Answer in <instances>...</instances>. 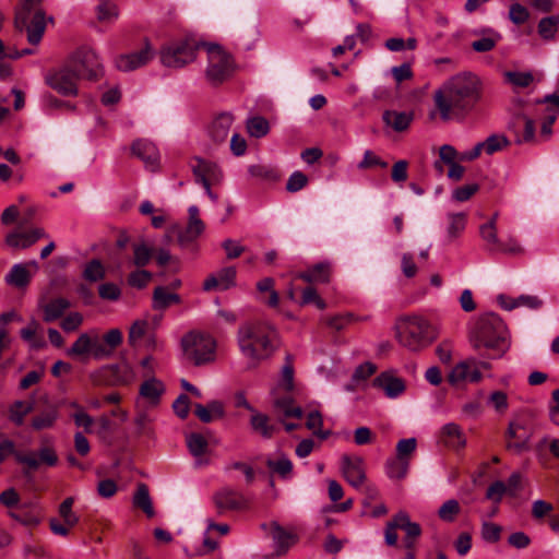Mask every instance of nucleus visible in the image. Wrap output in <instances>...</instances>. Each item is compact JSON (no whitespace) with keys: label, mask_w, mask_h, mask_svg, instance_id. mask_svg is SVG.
Returning a JSON list of instances; mask_svg holds the SVG:
<instances>
[{"label":"nucleus","mask_w":559,"mask_h":559,"mask_svg":"<svg viewBox=\"0 0 559 559\" xmlns=\"http://www.w3.org/2000/svg\"><path fill=\"white\" fill-rule=\"evenodd\" d=\"M185 355L195 366L211 362L215 359L216 342L204 333L189 332L181 340Z\"/></svg>","instance_id":"nucleus-6"},{"label":"nucleus","mask_w":559,"mask_h":559,"mask_svg":"<svg viewBox=\"0 0 559 559\" xmlns=\"http://www.w3.org/2000/svg\"><path fill=\"white\" fill-rule=\"evenodd\" d=\"M467 225V214L464 212H449L445 215L444 240L447 243H453L465 231Z\"/></svg>","instance_id":"nucleus-25"},{"label":"nucleus","mask_w":559,"mask_h":559,"mask_svg":"<svg viewBox=\"0 0 559 559\" xmlns=\"http://www.w3.org/2000/svg\"><path fill=\"white\" fill-rule=\"evenodd\" d=\"M538 118L542 119L539 138L542 140H548L552 134L551 127L557 119V112H554V109L550 107H546L545 109L540 108Z\"/></svg>","instance_id":"nucleus-51"},{"label":"nucleus","mask_w":559,"mask_h":559,"mask_svg":"<svg viewBox=\"0 0 559 559\" xmlns=\"http://www.w3.org/2000/svg\"><path fill=\"white\" fill-rule=\"evenodd\" d=\"M58 419V411L56 408H49L36 415L32 419V427L35 430H44L51 428Z\"/></svg>","instance_id":"nucleus-52"},{"label":"nucleus","mask_w":559,"mask_h":559,"mask_svg":"<svg viewBox=\"0 0 559 559\" xmlns=\"http://www.w3.org/2000/svg\"><path fill=\"white\" fill-rule=\"evenodd\" d=\"M250 424L254 431L266 439L271 438L275 431V427L269 423V417L261 413L253 414Z\"/></svg>","instance_id":"nucleus-50"},{"label":"nucleus","mask_w":559,"mask_h":559,"mask_svg":"<svg viewBox=\"0 0 559 559\" xmlns=\"http://www.w3.org/2000/svg\"><path fill=\"white\" fill-rule=\"evenodd\" d=\"M78 81L76 72L67 62L45 74L46 84L62 96H76Z\"/></svg>","instance_id":"nucleus-10"},{"label":"nucleus","mask_w":559,"mask_h":559,"mask_svg":"<svg viewBox=\"0 0 559 559\" xmlns=\"http://www.w3.org/2000/svg\"><path fill=\"white\" fill-rule=\"evenodd\" d=\"M341 469L344 478L350 486H353L356 489L362 486L366 479L362 457L343 455L341 462Z\"/></svg>","instance_id":"nucleus-20"},{"label":"nucleus","mask_w":559,"mask_h":559,"mask_svg":"<svg viewBox=\"0 0 559 559\" xmlns=\"http://www.w3.org/2000/svg\"><path fill=\"white\" fill-rule=\"evenodd\" d=\"M198 44L190 38L173 41L160 50V61L168 68H181L195 59Z\"/></svg>","instance_id":"nucleus-8"},{"label":"nucleus","mask_w":559,"mask_h":559,"mask_svg":"<svg viewBox=\"0 0 559 559\" xmlns=\"http://www.w3.org/2000/svg\"><path fill=\"white\" fill-rule=\"evenodd\" d=\"M214 504L219 515L227 511L243 510L248 507L245 496L229 487H224L213 496Z\"/></svg>","instance_id":"nucleus-18"},{"label":"nucleus","mask_w":559,"mask_h":559,"mask_svg":"<svg viewBox=\"0 0 559 559\" xmlns=\"http://www.w3.org/2000/svg\"><path fill=\"white\" fill-rule=\"evenodd\" d=\"M266 466L272 472L277 474L283 479H288L292 477L293 473V463L292 461L285 456L282 455L277 460L269 459L266 460Z\"/></svg>","instance_id":"nucleus-48"},{"label":"nucleus","mask_w":559,"mask_h":559,"mask_svg":"<svg viewBox=\"0 0 559 559\" xmlns=\"http://www.w3.org/2000/svg\"><path fill=\"white\" fill-rule=\"evenodd\" d=\"M385 126L392 128L396 132L407 130L414 119L412 111L385 110L382 115Z\"/></svg>","instance_id":"nucleus-30"},{"label":"nucleus","mask_w":559,"mask_h":559,"mask_svg":"<svg viewBox=\"0 0 559 559\" xmlns=\"http://www.w3.org/2000/svg\"><path fill=\"white\" fill-rule=\"evenodd\" d=\"M132 153L144 160L148 166H155L158 160V153L151 142L138 140L131 146Z\"/></svg>","instance_id":"nucleus-38"},{"label":"nucleus","mask_w":559,"mask_h":559,"mask_svg":"<svg viewBox=\"0 0 559 559\" xmlns=\"http://www.w3.org/2000/svg\"><path fill=\"white\" fill-rule=\"evenodd\" d=\"M105 276V266L98 259H92L85 264L83 270L84 280L94 283L104 280Z\"/></svg>","instance_id":"nucleus-49"},{"label":"nucleus","mask_w":559,"mask_h":559,"mask_svg":"<svg viewBox=\"0 0 559 559\" xmlns=\"http://www.w3.org/2000/svg\"><path fill=\"white\" fill-rule=\"evenodd\" d=\"M164 390L163 382L152 377L141 384L140 394L152 403H157Z\"/></svg>","instance_id":"nucleus-43"},{"label":"nucleus","mask_w":559,"mask_h":559,"mask_svg":"<svg viewBox=\"0 0 559 559\" xmlns=\"http://www.w3.org/2000/svg\"><path fill=\"white\" fill-rule=\"evenodd\" d=\"M322 416L318 411L310 412L307 417L306 426L309 430H312L313 433L321 439H326L329 436V431H322Z\"/></svg>","instance_id":"nucleus-61"},{"label":"nucleus","mask_w":559,"mask_h":559,"mask_svg":"<svg viewBox=\"0 0 559 559\" xmlns=\"http://www.w3.org/2000/svg\"><path fill=\"white\" fill-rule=\"evenodd\" d=\"M483 97V84L471 72H462L447 80L433 94L441 120H462L472 114Z\"/></svg>","instance_id":"nucleus-1"},{"label":"nucleus","mask_w":559,"mask_h":559,"mask_svg":"<svg viewBox=\"0 0 559 559\" xmlns=\"http://www.w3.org/2000/svg\"><path fill=\"white\" fill-rule=\"evenodd\" d=\"M181 297L176 293L168 292L167 287L157 286L153 290L152 307L154 310H166L171 305L180 304Z\"/></svg>","instance_id":"nucleus-33"},{"label":"nucleus","mask_w":559,"mask_h":559,"mask_svg":"<svg viewBox=\"0 0 559 559\" xmlns=\"http://www.w3.org/2000/svg\"><path fill=\"white\" fill-rule=\"evenodd\" d=\"M69 307L70 302L66 298L59 297L51 299L49 302L40 306L44 312L43 320L45 322H53L61 318Z\"/></svg>","instance_id":"nucleus-37"},{"label":"nucleus","mask_w":559,"mask_h":559,"mask_svg":"<svg viewBox=\"0 0 559 559\" xmlns=\"http://www.w3.org/2000/svg\"><path fill=\"white\" fill-rule=\"evenodd\" d=\"M133 506L141 509L148 518L154 516V508L148 488L145 484H139L133 496Z\"/></svg>","instance_id":"nucleus-42"},{"label":"nucleus","mask_w":559,"mask_h":559,"mask_svg":"<svg viewBox=\"0 0 559 559\" xmlns=\"http://www.w3.org/2000/svg\"><path fill=\"white\" fill-rule=\"evenodd\" d=\"M487 33L489 34L488 36L474 40L472 43V48L475 51L488 52L492 50L496 47L497 43L501 39V35L492 29H488Z\"/></svg>","instance_id":"nucleus-57"},{"label":"nucleus","mask_w":559,"mask_h":559,"mask_svg":"<svg viewBox=\"0 0 559 559\" xmlns=\"http://www.w3.org/2000/svg\"><path fill=\"white\" fill-rule=\"evenodd\" d=\"M395 329L399 343L412 352L429 346L438 336L436 326L417 314L400 318Z\"/></svg>","instance_id":"nucleus-4"},{"label":"nucleus","mask_w":559,"mask_h":559,"mask_svg":"<svg viewBox=\"0 0 559 559\" xmlns=\"http://www.w3.org/2000/svg\"><path fill=\"white\" fill-rule=\"evenodd\" d=\"M186 443L190 454L195 457V464L198 466L209 463L207 460L202 459V456L205 455L209 451V442L202 433H189L186 438Z\"/></svg>","instance_id":"nucleus-27"},{"label":"nucleus","mask_w":559,"mask_h":559,"mask_svg":"<svg viewBox=\"0 0 559 559\" xmlns=\"http://www.w3.org/2000/svg\"><path fill=\"white\" fill-rule=\"evenodd\" d=\"M469 341L475 349L492 350L491 358L502 357L510 348L509 331L503 320L496 313L480 316L471 328Z\"/></svg>","instance_id":"nucleus-3"},{"label":"nucleus","mask_w":559,"mask_h":559,"mask_svg":"<svg viewBox=\"0 0 559 559\" xmlns=\"http://www.w3.org/2000/svg\"><path fill=\"white\" fill-rule=\"evenodd\" d=\"M483 376L478 370V362L476 359H467L459 362L449 373L448 380L451 384L455 385L460 382L477 383L481 380Z\"/></svg>","instance_id":"nucleus-21"},{"label":"nucleus","mask_w":559,"mask_h":559,"mask_svg":"<svg viewBox=\"0 0 559 559\" xmlns=\"http://www.w3.org/2000/svg\"><path fill=\"white\" fill-rule=\"evenodd\" d=\"M14 26L19 31L26 29L29 44H39L46 29V21L45 13L37 8L36 0H22L15 12Z\"/></svg>","instance_id":"nucleus-5"},{"label":"nucleus","mask_w":559,"mask_h":559,"mask_svg":"<svg viewBox=\"0 0 559 559\" xmlns=\"http://www.w3.org/2000/svg\"><path fill=\"white\" fill-rule=\"evenodd\" d=\"M117 5L108 0H104L96 7V15L99 22L111 23L118 17Z\"/></svg>","instance_id":"nucleus-55"},{"label":"nucleus","mask_w":559,"mask_h":559,"mask_svg":"<svg viewBox=\"0 0 559 559\" xmlns=\"http://www.w3.org/2000/svg\"><path fill=\"white\" fill-rule=\"evenodd\" d=\"M40 324L36 320H31L28 324L20 331V336L23 341L27 342L32 348H43L46 343L41 335H38Z\"/></svg>","instance_id":"nucleus-39"},{"label":"nucleus","mask_w":559,"mask_h":559,"mask_svg":"<svg viewBox=\"0 0 559 559\" xmlns=\"http://www.w3.org/2000/svg\"><path fill=\"white\" fill-rule=\"evenodd\" d=\"M248 133L253 138H262L267 134L270 130L269 121L260 116L250 118L247 121Z\"/></svg>","instance_id":"nucleus-58"},{"label":"nucleus","mask_w":559,"mask_h":559,"mask_svg":"<svg viewBox=\"0 0 559 559\" xmlns=\"http://www.w3.org/2000/svg\"><path fill=\"white\" fill-rule=\"evenodd\" d=\"M331 276V264L320 262L297 275L298 278L307 283H328Z\"/></svg>","instance_id":"nucleus-32"},{"label":"nucleus","mask_w":559,"mask_h":559,"mask_svg":"<svg viewBox=\"0 0 559 559\" xmlns=\"http://www.w3.org/2000/svg\"><path fill=\"white\" fill-rule=\"evenodd\" d=\"M537 32L544 40H552L559 32V15L543 17L538 22Z\"/></svg>","instance_id":"nucleus-46"},{"label":"nucleus","mask_w":559,"mask_h":559,"mask_svg":"<svg viewBox=\"0 0 559 559\" xmlns=\"http://www.w3.org/2000/svg\"><path fill=\"white\" fill-rule=\"evenodd\" d=\"M234 122V117L229 112H222L213 120L209 133L214 142H224L229 133L230 127Z\"/></svg>","instance_id":"nucleus-28"},{"label":"nucleus","mask_w":559,"mask_h":559,"mask_svg":"<svg viewBox=\"0 0 559 559\" xmlns=\"http://www.w3.org/2000/svg\"><path fill=\"white\" fill-rule=\"evenodd\" d=\"M189 219L187 227L178 233L177 240L181 248L194 242L204 231L205 225L200 218V210L197 205L188 209Z\"/></svg>","instance_id":"nucleus-19"},{"label":"nucleus","mask_w":559,"mask_h":559,"mask_svg":"<svg viewBox=\"0 0 559 559\" xmlns=\"http://www.w3.org/2000/svg\"><path fill=\"white\" fill-rule=\"evenodd\" d=\"M192 170L195 176V181L204 185L210 182V179L215 176L218 169L217 166L211 162L202 158H195V163L192 165Z\"/></svg>","instance_id":"nucleus-40"},{"label":"nucleus","mask_w":559,"mask_h":559,"mask_svg":"<svg viewBox=\"0 0 559 559\" xmlns=\"http://www.w3.org/2000/svg\"><path fill=\"white\" fill-rule=\"evenodd\" d=\"M443 442L451 448L461 449L466 444V439L461 427L457 424H445L441 429Z\"/></svg>","instance_id":"nucleus-36"},{"label":"nucleus","mask_w":559,"mask_h":559,"mask_svg":"<svg viewBox=\"0 0 559 559\" xmlns=\"http://www.w3.org/2000/svg\"><path fill=\"white\" fill-rule=\"evenodd\" d=\"M34 408L33 402L15 401L9 408V419L15 426H22L24 418Z\"/></svg>","instance_id":"nucleus-47"},{"label":"nucleus","mask_w":559,"mask_h":559,"mask_svg":"<svg viewBox=\"0 0 559 559\" xmlns=\"http://www.w3.org/2000/svg\"><path fill=\"white\" fill-rule=\"evenodd\" d=\"M237 342L241 354L255 361L269 358L278 346L276 330L261 321L241 324Z\"/></svg>","instance_id":"nucleus-2"},{"label":"nucleus","mask_w":559,"mask_h":559,"mask_svg":"<svg viewBox=\"0 0 559 559\" xmlns=\"http://www.w3.org/2000/svg\"><path fill=\"white\" fill-rule=\"evenodd\" d=\"M479 144L486 154L492 155L507 147L510 144V141L506 135L491 134L485 141L479 142Z\"/></svg>","instance_id":"nucleus-53"},{"label":"nucleus","mask_w":559,"mask_h":559,"mask_svg":"<svg viewBox=\"0 0 559 559\" xmlns=\"http://www.w3.org/2000/svg\"><path fill=\"white\" fill-rule=\"evenodd\" d=\"M533 436L531 420L525 417L513 418L506 432L507 448L515 453L530 449V440Z\"/></svg>","instance_id":"nucleus-13"},{"label":"nucleus","mask_w":559,"mask_h":559,"mask_svg":"<svg viewBox=\"0 0 559 559\" xmlns=\"http://www.w3.org/2000/svg\"><path fill=\"white\" fill-rule=\"evenodd\" d=\"M194 414L202 423L209 424L216 418H222L225 414V411L222 402L212 401L206 406L202 404H195Z\"/></svg>","instance_id":"nucleus-35"},{"label":"nucleus","mask_w":559,"mask_h":559,"mask_svg":"<svg viewBox=\"0 0 559 559\" xmlns=\"http://www.w3.org/2000/svg\"><path fill=\"white\" fill-rule=\"evenodd\" d=\"M409 468V461L400 459V457H391L388 459L385 463V473L391 479H403Z\"/></svg>","instance_id":"nucleus-44"},{"label":"nucleus","mask_w":559,"mask_h":559,"mask_svg":"<svg viewBox=\"0 0 559 559\" xmlns=\"http://www.w3.org/2000/svg\"><path fill=\"white\" fill-rule=\"evenodd\" d=\"M75 72L78 79L97 80L103 74V67L97 53L88 48L75 50L66 61Z\"/></svg>","instance_id":"nucleus-9"},{"label":"nucleus","mask_w":559,"mask_h":559,"mask_svg":"<svg viewBox=\"0 0 559 559\" xmlns=\"http://www.w3.org/2000/svg\"><path fill=\"white\" fill-rule=\"evenodd\" d=\"M92 343L93 337H91L87 333H82L68 349L67 354L74 357L88 355L92 349Z\"/></svg>","instance_id":"nucleus-54"},{"label":"nucleus","mask_w":559,"mask_h":559,"mask_svg":"<svg viewBox=\"0 0 559 559\" xmlns=\"http://www.w3.org/2000/svg\"><path fill=\"white\" fill-rule=\"evenodd\" d=\"M509 83L518 87H527L534 81L531 72L509 71L506 73Z\"/></svg>","instance_id":"nucleus-63"},{"label":"nucleus","mask_w":559,"mask_h":559,"mask_svg":"<svg viewBox=\"0 0 559 559\" xmlns=\"http://www.w3.org/2000/svg\"><path fill=\"white\" fill-rule=\"evenodd\" d=\"M236 269L227 266L221 269L216 274H211L203 282V289L210 292L213 289L227 290L236 285Z\"/></svg>","instance_id":"nucleus-23"},{"label":"nucleus","mask_w":559,"mask_h":559,"mask_svg":"<svg viewBox=\"0 0 559 559\" xmlns=\"http://www.w3.org/2000/svg\"><path fill=\"white\" fill-rule=\"evenodd\" d=\"M461 507L457 500L449 499L438 510V516L444 522H453L460 513Z\"/></svg>","instance_id":"nucleus-59"},{"label":"nucleus","mask_w":559,"mask_h":559,"mask_svg":"<svg viewBox=\"0 0 559 559\" xmlns=\"http://www.w3.org/2000/svg\"><path fill=\"white\" fill-rule=\"evenodd\" d=\"M271 535L275 557H282L286 555L290 547H293L299 540L298 535L286 531L277 523H273Z\"/></svg>","instance_id":"nucleus-24"},{"label":"nucleus","mask_w":559,"mask_h":559,"mask_svg":"<svg viewBox=\"0 0 559 559\" xmlns=\"http://www.w3.org/2000/svg\"><path fill=\"white\" fill-rule=\"evenodd\" d=\"M154 56L152 47L148 43L140 51L131 52L128 55H121L116 59V67L120 71H133L144 64H146Z\"/></svg>","instance_id":"nucleus-22"},{"label":"nucleus","mask_w":559,"mask_h":559,"mask_svg":"<svg viewBox=\"0 0 559 559\" xmlns=\"http://www.w3.org/2000/svg\"><path fill=\"white\" fill-rule=\"evenodd\" d=\"M5 283L16 288H25L32 280V271L23 263L14 264L5 275Z\"/></svg>","instance_id":"nucleus-34"},{"label":"nucleus","mask_w":559,"mask_h":559,"mask_svg":"<svg viewBox=\"0 0 559 559\" xmlns=\"http://www.w3.org/2000/svg\"><path fill=\"white\" fill-rule=\"evenodd\" d=\"M248 171L252 177L258 178L263 181H266V182H275L281 179L280 171L271 165H263V164L251 165L249 167Z\"/></svg>","instance_id":"nucleus-45"},{"label":"nucleus","mask_w":559,"mask_h":559,"mask_svg":"<svg viewBox=\"0 0 559 559\" xmlns=\"http://www.w3.org/2000/svg\"><path fill=\"white\" fill-rule=\"evenodd\" d=\"M16 461L25 465L26 472H35L41 465L52 467L58 463V455L50 447H43L36 452L16 453Z\"/></svg>","instance_id":"nucleus-14"},{"label":"nucleus","mask_w":559,"mask_h":559,"mask_svg":"<svg viewBox=\"0 0 559 559\" xmlns=\"http://www.w3.org/2000/svg\"><path fill=\"white\" fill-rule=\"evenodd\" d=\"M152 280V273L146 270H136L129 274L128 284L131 287L143 289Z\"/></svg>","instance_id":"nucleus-62"},{"label":"nucleus","mask_w":559,"mask_h":559,"mask_svg":"<svg viewBox=\"0 0 559 559\" xmlns=\"http://www.w3.org/2000/svg\"><path fill=\"white\" fill-rule=\"evenodd\" d=\"M43 238H48V235L41 227H35L28 230L15 228L8 233L4 241L11 249L25 250Z\"/></svg>","instance_id":"nucleus-16"},{"label":"nucleus","mask_w":559,"mask_h":559,"mask_svg":"<svg viewBox=\"0 0 559 559\" xmlns=\"http://www.w3.org/2000/svg\"><path fill=\"white\" fill-rule=\"evenodd\" d=\"M373 385L382 389L390 399H395L405 390V383L402 379L381 373L373 380Z\"/></svg>","instance_id":"nucleus-29"},{"label":"nucleus","mask_w":559,"mask_h":559,"mask_svg":"<svg viewBox=\"0 0 559 559\" xmlns=\"http://www.w3.org/2000/svg\"><path fill=\"white\" fill-rule=\"evenodd\" d=\"M207 55L209 66L206 69V76L211 83L219 84L225 81L233 72V58L218 45H210L207 47Z\"/></svg>","instance_id":"nucleus-11"},{"label":"nucleus","mask_w":559,"mask_h":559,"mask_svg":"<svg viewBox=\"0 0 559 559\" xmlns=\"http://www.w3.org/2000/svg\"><path fill=\"white\" fill-rule=\"evenodd\" d=\"M74 504V498L68 497L66 498L58 508L59 516L63 520L64 524H61L59 520L56 518H51L49 520V527L51 532L59 536H68L70 528L75 526L80 518L78 514H75L72 510Z\"/></svg>","instance_id":"nucleus-15"},{"label":"nucleus","mask_w":559,"mask_h":559,"mask_svg":"<svg viewBox=\"0 0 559 559\" xmlns=\"http://www.w3.org/2000/svg\"><path fill=\"white\" fill-rule=\"evenodd\" d=\"M397 530H402L405 533L404 538L418 539L421 535V527L418 523L411 520L409 514L406 511H399L392 519L385 524L384 528V543L390 547L397 545L399 536Z\"/></svg>","instance_id":"nucleus-12"},{"label":"nucleus","mask_w":559,"mask_h":559,"mask_svg":"<svg viewBox=\"0 0 559 559\" xmlns=\"http://www.w3.org/2000/svg\"><path fill=\"white\" fill-rule=\"evenodd\" d=\"M501 526L491 522H484L481 525V537L487 543H498L501 538Z\"/></svg>","instance_id":"nucleus-64"},{"label":"nucleus","mask_w":559,"mask_h":559,"mask_svg":"<svg viewBox=\"0 0 559 559\" xmlns=\"http://www.w3.org/2000/svg\"><path fill=\"white\" fill-rule=\"evenodd\" d=\"M479 236L485 243V249L489 252H498L500 239L498 237L497 226L492 223H484L479 226Z\"/></svg>","instance_id":"nucleus-41"},{"label":"nucleus","mask_w":559,"mask_h":559,"mask_svg":"<svg viewBox=\"0 0 559 559\" xmlns=\"http://www.w3.org/2000/svg\"><path fill=\"white\" fill-rule=\"evenodd\" d=\"M543 306V300L533 295H521L513 298V306H504L506 310H513L518 307H526L530 309H539Z\"/></svg>","instance_id":"nucleus-60"},{"label":"nucleus","mask_w":559,"mask_h":559,"mask_svg":"<svg viewBox=\"0 0 559 559\" xmlns=\"http://www.w3.org/2000/svg\"><path fill=\"white\" fill-rule=\"evenodd\" d=\"M132 250H133V264L136 267H144L150 263V261L153 257V250L147 245H145L144 242L133 243Z\"/></svg>","instance_id":"nucleus-56"},{"label":"nucleus","mask_w":559,"mask_h":559,"mask_svg":"<svg viewBox=\"0 0 559 559\" xmlns=\"http://www.w3.org/2000/svg\"><path fill=\"white\" fill-rule=\"evenodd\" d=\"M540 108L524 106L519 112L514 114L510 123L509 131L514 136L518 145L533 144L537 142L536 118L539 117Z\"/></svg>","instance_id":"nucleus-7"},{"label":"nucleus","mask_w":559,"mask_h":559,"mask_svg":"<svg viewBox=\"0 0 559 559\" xmlns=\"http://www.w3.org/2000/svg\"><path fill=\"white\" fill-rule=\"evenodd\" d=\"M273 405L275 412L280 416L281 421H284V418L300 419L304 415L302 408L300 406L294 405V400L289 395L275 397Z\"/></svg>","instance_id":"nucleus-31"},{"label":"nucleus","mask_w":559,"mask_h":559,"mask_svg":"<svg viewBox=\"0 0 559 559\" xmlns=\"http://www.w3.org/2000/svg\"><path fill=\"white\" fill-rule=\"evenodd\" d=\"M11 516L26 526H37L44 519V509L37 502L29 506H20L11 512Z\"/></svg>","instance_id":"nucleus-26"},{"label":"nucleus","mask_w":559,"mask_h":559,"mask_svg":"<svg viewBox=\"0 0 559 559\" xmlns=\"http://www.w3.org/2000/svg\"><path fill=\"white\" fill-rule=\"evenodd\" d=\"M109 377H114L116 383H130L134 379V372L128 364L108 365L91 373V380L94 384L107 382Z\"/></svg>","instance_id":"nucleus-17"}]
</instances>
